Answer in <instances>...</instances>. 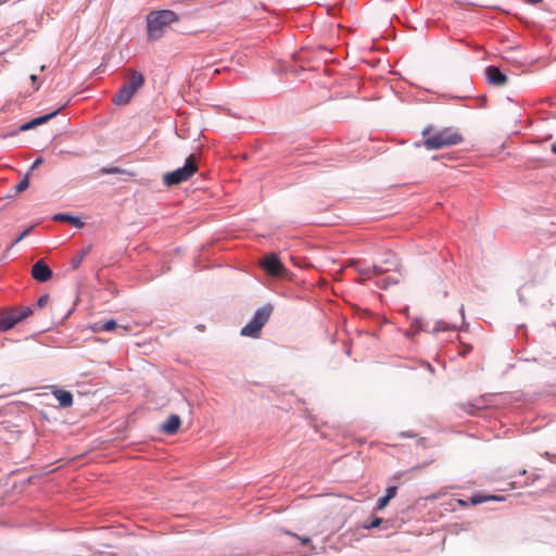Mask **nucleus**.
<instances>
[{"label":"nucleus","instance_id":"nucleus-6","mask_svg":"<svg viewBox=\"0 0 556 556\" xmlns=\"http://www.w3.org/2000/svg\"><path fill=\"white\" fill-rule=\"evenodd\" d=\"M261 265L268 275L274 277H283L288 273L287 268L276 254L266 255Z\"/></svg>","mask_w":556,"mask_h":556},{"label":"nucleus","instance_id":"nucleus-8","mask_svg":"<svg viewBox=\"0 0 556 556\" xmlns=\"http://www.w3.org/2000/svg\"><path fill=\"white\" fill-rule=\"evenodd\" d=\"M31 276L39 282H46L52 277V270L42 260H40L33 265Z\"/></svg>","mask_w":556,"mask_h":556},{"label":"nucleus","instance_id":"nucleus-29","mask_svg":"<svg viewBox=\"0 0 556 556\" xmlns=\"http://www.w3.org/2000/svg\"><path fill=\"white\" fill-rule=\"evenodd\" d=\"M31 228H28L26 229L25 231H23L18 238L15 240V243L20 242L22 239H24L29 232H30Z\"/></svg>","mask_w":556,"mask_h":556},{"label":"nucleus","instance_id":"nucleus-3","mask_svg":"<svg viewBox=\"0 0 556 556\" xmlns=\"http://www.w3.org/2000/svg\"><path fill=\"white\" fill-rule=\"evenodd\" d=\"M144 76L136 70H127L126 81L113 97L116 105H125L130 102L135 93L144 85Z\"/></svg>","mask_w":556,"mask_h":556},{"label":"nucleus","instance_id":"nucleus-15","mask_svg":"<svg viewBox=\"0 0 556 556\" xmlns=\"http://www.w3.org/2000/svg\"><path fill=\"white\" fill-rule=\"evenodd\" d=\"M100 329L103 330V331H112L114 329H119L121 330V334H123V333L128 331V327H126V326H117V324L113 319H110V320H106V321L102 323L101 326H100Z\"/></svg>","mask_w":556,"mask_h":556},{"label":"nucleus","instance_id":"nucleus-27","mask_svg":"<svg viewBox=\"0 0 556 556\" xmlns=\"http://www.w3.org/2000/svg\"><path fill=\"white\" fill-rule=\"evenodd\" d=\"M382 522V519L381 518H375L368 526L367 528H377L380 526V523Z\"/></svg>","mask_w":556,"mask_h":556},{"label":"nucleus","instance_id":"nucleus-19","mask_svg":"<svg viewBox=\"0 0 556 556\" xmlns=\"http://www.w3.org/2000/svg\"><path fill=\"white\" fill-rule=\"evenodd\" d=\"M388 270L389 269H383L381 266L378 265L367 267V271H370L371 276H379Z\"/></svg>","mask_w":556,"mask_h":556},{"label":"nucleus","instance_id":"nucleus-32","mask_svg":"<svg viewBox=\"0 0 556 556\" xmlns=\"http://www.w3.org/2000/svg\"><path fill=\"white\" fill-rule=\"evenodd\" d=\"M30 80H31L33 85H35L38 80V76L35 74L30 75Z\"/></svg>","mask_w":556,"mask_h":556},{"label":"nucleus","instance_id":"nucleus-2","mask_svg":"<svg viewBox=\"0 0 556 556\" xmlns=\"http://www.w3.org/2000/svg\"><path fill=\"white\" fill-rule=\"evenodd\" d=\"M422 136L425 137L424 147L428 150H439L463 142L462 134L453 128H444L438 131H432L429 126L424 129Z\"/></svg>","mask_w":556,"mask_h":556},{"label":"nucleus","instance_id":"nucleus-31","mask_svg":"<svg viewBox=\"0 0 556 556\" xmlns=\"http://www.w3.org/2000/svg\"><path fill=\"white\" fill-rule=\"evenodd\" d=\"M523 1L529 4H538V3L542 2L543 0H523Z\"/></svg>","mask_w":556,"mask_h":556},{"label":"nucleus","instance_id":"nucleus-21","mask_svg":"<svg viewBox=\"0 0 556 556\" xmlns=\"http://www.w3.org/2000/svg\"><path fill=\"white\" fill-rule=\"evenodd\" d=\"M49 301H50V296H49V294H43V295H41V296L38 299V301H37V306H38L39 308H42V307H45V306L49 303Z\"/></svg>","mask_w":556,"mask_h":556},{"label":"nucleus","instance_id":"nucleus-28","mask_svg":"<svg viewBox=\"0 0 556 556\" xmlns=\"http://www.w3.org/2000/svg\"><path fill=\"white\" fill-rule=\"evenodd\" d=\"M43 160L41 157H38L37 160H35V162L33 163L31 167H30V170L39 167L41 164H42Z\"/></svg>","mask_w":556,"mask_h":556},{"label":"nucleus","instance_id":"nucleus-24","mask_svg":"<svg viewBox=\"0 0 556 556\" xmlns=\"http://www.w3.org/2000/svg\"><path fill=\"white\" fill-rule=\"evenodd\" d=\"M287 534L291 535V536H294L298 540H300L301 544L302 545H307L311 543V539L308 536H299L298 534L295 533H292V532H287Z\"/></svg>","mask_w":556,"mask_h":556},{"label":"nucleus","instance_id":"nucleus-1","mask_svg":"<svg viewBox=\"0 0 556 556\" xmlns=\"http://www.w3.org/2000/svg\"><path fill=\"white\" fill-rule=\"evenodd\" d=\"M179 16L172 10H153L147 15V33L150 40H159Z\"/></svg>","mask_w":556,"mask_h":556},{"label":"nucleus","instance_id":"nucleus-4","mask_svg":"<svg viewBox=\"0 0 556 556\" xmlns=\"http://www.w3.org/2000/svg\"><path fill=\"white\" fill-rule=\"evenodd\" d=\"M273 312V306L266 304L258 308L253 318L241 329V336L257 338L264 325L269 319Z\"/></svg>","mask_w":556,"mask_h":556},{"label":"nucleus","instance_id":"nucleus-18","mask_svg":"<svg viewBox=\"0 0 556 556\" xmlns=\"http://www.w3.org/2000/svg\"><path fill=\"white\" fill-rule=\"evenodd\" d=\"M16 311H17V316L20 318V321L24 320L25 318H27L28 316H30L33 314V309L30 307H22Z\"/></svg>","mask_w":556,"mask_h":556},{"label":"nucleus","instance_id":"nucleus-16","mask_svg":"<svg viewBox=\"0 0 556 556\" xmlns=\"http://www.w3.org/2000/svg\"><path fill=\"white\" fill-rule=\"evenodd\" d=\"M459 407L465 413L470 414V415L476 414L481 408L480 405L471 403V402L462 403V404H459Z\"/></svg>","mask_w":556,"mask_h":556},{"label":"nucleus","instance_id":"nucleus-11","mask_svg":"<svg viewBox=\"0 0 556 556\" xmlns=\"http://www.w3.org/2000/svg\"><path fill=\"white\" fill-rule=\"evenodd\" d=\"M181 425L178 415H170L167 420L162 425L161 430L166 434H175Z\"/></svg>","mask_w":556,"mask_h":556},{"label":"nucleus","instance_id":"nucleus-14","mask_svg":"<svg viewBox=\"0 0 556 556\" xmlns=\"http://www.w3.org/2000/svg\"><path fill=\"white\" fill-rule=\"evenodd\" d=\"M53 219L56 222H67L77 228H80L84 225V223L78 217L71 216L67 214H56L54 215Z\"/></svg>","mask_w":556,"mask_h":556},{"label":"nucleus","instance_id":"nucleus-33","mask_svg":"<svg viewBox=\"0 0 556 556\" xmlns=\"http://www.w3.org/2000/svg\"><path fill=\"white\" fill-rule=\"evenodd\" d=\"M551 151L556 154V141L551 146Z\"/></svg>","mask_w":556,"mask_h":556},{"label":"nucleus","instance_id":"nucleus-26","mask_svg":"<svg viewBox=\"0 0 556 556\" xmlns=\"http://www.w3.org/2000/svg\"><path fill=\"white\" fill-rule=\"evenodd\" d=\"M357 271L359 275H362L364 278L363 279H369L371 277V274L370 271H367V267L366 268H357Z\"/></svg>","mask_w":556,"mask_h":556},{"label":"nucleus","instance_id":"nucleus-12","mask_svg":"<svg viewBox=\"0 0 556 556\" xmlns=\"http://www.w3.org/2000/svg\"><path fill=\"white\" fill-rule=\"evenodd\" d=\"M54 396L58 399L61 407H71L73 405V395L70 391L55 389Z\"/></svg>","mask_w":556,"mask_h":556},{"label":"nucleus","instance_id":"nucleus-17","mask_svg":"<svg viewBox=\"0 0 556 556\" xmlns=\"http://www.w3.org/2000/svg\"><path fill=\"white\" fill-rule=\"evenodd\" d=\"M29 187V173L15 186L17 192H23Z\"/></svg>","mask_w":556,"mask_h":556},{"label":"nucleus","instance_id":"nucleus-13","mask_svg":"<svg viewBox=\"0 0 556 556\" xmlns=\"http://www.w3.org/2000/svg\"><path fill=\"white\" fill-rule=\"evenodd\" d=\"M90 251H91L90 245L83 248L77 253V255L72 258V261H71L72 268L77 269L80 266V264L84 262L86 256L90 253Z\"/></svg>","mask_w":556,"mask_h":556},{"label":"nucleus","instance_id":"nucleus-10","mask_svg":"<svg viewBox=\"0 0 556 556\" xmlns=\"http://www.w3.org/2000/svg\"><path fill=\"white\" fill-rule=\"evenodd\" d=\"M63 109V106L59 108L58 110L49 113V114H46V115H42V116H39V117H36L25 124H23L20 129L22 131H26V130H29L36 126H39V125H42L45 123H47L48 121H50L51 118H53L54 116H56L60 111Z\"/></svg>","mask_w":556,"mask_h":556},{"label":"nucleus","instance_id":"nucleus-5","mask_svg":"<svg viewBox=\"0 0 556 556\" xmlns=\"http://www.w3.org/2000/svg\"><path fill=\"white\" fill-rule=\"evenodd\" d=\"M198 170L197 160L194 155H190L186 160L185 166L169 172L163 176L166 186L178 185L188 180Z\"/></svg>","mask_w":556,"mask_h":556},{"label":"nucleus","instance_id":"nucleus-25","mask_svg":"<svg viewBox=\"0 0 556 556\" xmlns=\"http://www.w3.org/2000/svg\"><path fill=\"white\" fill-rule=\"evenodd\" d=\"M390 500L384 495L378 500L377 509L381 510L383 509L388 504Z\"/></svg>","mask_w":556,"mask_h":556},{"label":"nucleus","instance_id":"nucleus-7","mask_svg":"<svg viewBox=\"0 0 556 556\" xmlns=\"http://www.w3.org/2000/svg\"><path fill=\"white\" fill-rule=\"evenodd\" d=\"M486 80L495 87H503L507 84V76L496 66H488L485 68Z\"/></svg>","mask_w":556,"mask_h":556},{"label":"nucleus","instance_id":"nucleus-9","mask_svg":"<svg viewBox=\"0 0 556 556\" xmlns=\"http://www.w3.org/2000/svg\"><path fill=\"white\" fill-rule=\"evenodd\" d=\"M20 323L17 311H10L0 316V331H8Z\"/></svg>","mask_w":556,"mask_h":556},{"label":"nucleus","instance_id":"nucleus-22","mask_svg":"<svg viewBox=\"0 0 556 556\" xmlns=\"http://www.w3.org/2000/svg\"><path fill=\"white\" fill-rule=\"evenodd\" d=\"M489 498L490 497H485V496H481V495H475V496L470 497V502H471V504L477 505V504H481V503L486 502Z\"/></svg>","mask_w":556,"mask_h":556},{"label":"nucleus","instance_id":"nucleus-30","mask_svg":"<svg viewBox=\"0 0 556 556\" xmlns=\"http://www.w3.org/2000/svg\"><path fill=\"white\" fill-rule=\"evenodd\" d=\"M399 435L400 437H406V438H414V437H416L415 433H413L410 431L401 432Z\"/></svg>","mask_w":556,"mask_h":556},{"label":"nucleus","instance_id":"nucleus-23","mask_svg":"<svg viewBox=\"0 0 556 556\" xmlns=\"http://www.w3.org/2000/svg\"><path fill=\"white\" fill-rule=\"evenodd\" d=\"M397 486H389L386 491V496L391 501L396 496Z\"/></svg>","mask_w":556,"mask_h":556},{"label":"nucleus","instance_id":"nucleus-20","mask_svg":"<svg viewBox=\"0 0 556 556\" xmlns=\"http://www.w3.org/2000/svg\"><path fill=\"white\" fill-rule=\"evenodd\" d=\"M101 174H122L124 170L119 167H102L100 169Z\"/></svg>","mask_w":556,"mask_h":556}]
</instances>
